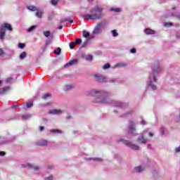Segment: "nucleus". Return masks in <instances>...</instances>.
I'll return each instance as SVG.
<instances>
[{
    "label": "nucleus",
    "instance_id": "1",
    "mask_svg": "<svg viewBox=\"0 0 180 180\" xmlns=\"http://www.w3.org/2000/svg\"><path fill=\"white\" fill-rule=\"evenodd\" d=\"M88 95L94 97L93 102L95 103H101V105H112L119 109H124L129 106V103H123L115 100H110L112 94L108 91H97L95 89L88 91Z\"/></svg>",
    "mask_w": 180,
    "mask_h": 180
},
{
    "label": "nucleus",
    "instance_id": "2",
    "mask_svg": "<svg viewBox=\"0 0 180 180\" xmlns=\"http://www.w3.org/2000/svg\"><path fill=\"white\" fill-rule=\"evenodd\" d=\"M90 14H84L82 16L84 20H101L105 14L103 13V8L101 6H95L89 10Z\"/></svg>",
    "mask_w": 180,
    "mask_h": 180
},
{
    "label": "nucleus",
    "instance_id": "3",
    "mask_svg": "<svg viewBox=\"0 0 180 180\" xmlns=\"http://www.w3.org/2000/svg\"><path fill=\"white\" fill-rule=\"evenodd\" d=\"M153 73L150 74L148 77V79L147 82L148 86L151 87V89L155 91L157 89V77H158L160 74V71H161V68H160V63L157 62L155 65L152 67Z\"/></svg>",
    "mask_w": 180,
    "mask_h": 180
},
{
    "label": "nucleus",
    "instance_id": "4",
    "mask_svg": "<svg viewBox=\"0 0 180 180\" xmlns=\"http://www.w3.org/2000/svg\"><path fill=\"white\" fill-rule=\"evenodd\" d=\"M44 36L45 37H47V39L45 41V45L44 47H42V51H46V49L49 46V44H51L53 43V40L54 39V34H51V32L50 31H45L43 32Z\"/></svg>",
    "mask_w": 180,
    "mask_h": 180
},
{
    "label": "nucleus",
    "instance_id": "5",
    "mask_svg": "<svg viewBox=\"0 0 180 180\" xmlns=\"http://www.w3.org/2000/svg\"><path fill=\"white\" fill-rule=\"evenodd\" d=\"M120 141L123 143V144H124L125 146H127V147L131 148L132 150H137L140 149V147L138 145L131 143V142L129 141L124 139H120V141H118L119 143H120Z\"/></svg>",
    "mask_w": 180,
    "mask_h": 180
},
{
    "label": "nucleus",
    "instance_id": "6",
    "mask_svg": "<svg viewBox=\"0 0 180 180\" xmlns=\"http://www.w3.org/2000/svg\"><path fill=\"white\" fill-rule=\"evenodd\" d=\"M134 126H136V122L133 120H129L128 124V134H133V136L137 135V134H134V131H136Z\"/></svg>",
    "mask_w": 180,
    "mask_h": 180
},
{
    "label": "nucleus",
    "instance_id": "7",
    "mask_svg": "<svg viewBox=\"0 0 180 180\" xmlns=\"http://www.w3.org/2000/svg\"><path fill=\"white\" fill-rule=\"evenodd\" d=\"M105 26L104 22H98L93 30V34H101L102 33V27Z\"/></svg>",
    "mask_w": 180,
    "mask_h": 180
},
{
    "label": "nucleus",
    "instance_id": "8",
    "mask_svg": "<svg viewBox=\"0 0 180 180\" xmlns=\"http://www.w3.org/2000/svg\"><path fill=\"white\" fill-rule=\"evenodd\" d=\"M94 78L96 79V81H97V82H100V83L108 82V81L106 80V77L102 75H95Z\"/></svg>",
    "mask_w": 180,
    "mask_h": 180
},
{
    "label": "nucleus",
    "instance_id": "9",
    "mask_svg": "<svg viewBox=\"0 0 180 180\" xmlns=\"http://www.w3.org/2000/svg\"><path fill=\"white\" fill-rule=\"evenodd\" d=\"M146 133H147V131H144L143 133L141 134V136H139L138 138V141L142 143V144H146V143H147L148 140L144 139L145 136H146Z\"/></svg>",
    "mask_w": 180,
    "mask_h": 180
},
{
    "label": "nucleus",
    "instance_id": "10",
    "mask_svg": "<svg viewBox=\"0 0 180 180\" xmlns=\"http://www.w3.org/2000/svg\"><path fill=\"white\" fill-rule=\"evenodd\" d=\"M76 64H78V59H73L68 63H67L64 67H71L72 65H76Z\"/></svg>",
    "mask_w": 180,
    "mask_h": 180
},
{
    "label": "nucleus",
    "instance_id": "11",
    "mask_svg": "<svg viewBox=\"0 0 180 180\" xmlns=\"http://www.w3.org/2000/svg\"><path fill=\"white\" fill-rule=\"evenodd\" d=\"M60 23H74V19L68 17V18H62L60 20Z\"/></svg>",
    "mask_w": 180,
    "mask_h": 180
},
{
    "label": "nucleus",
    "instance_id": "12",
    "mask_svg": "<svg viewBox=\"0 0 180 180\" xmlns=\"http://www.w3.org/2000/svg\"><path fill=\"white\" fill-rule=\"evenodd\" d=\"M1 27H3L4 30H9V32H12V30H13L12 25L6 22H5L3 25H1Z\"/></svg>",
    "mask_w": 180,
    "mask_h": 180
},
{
    "label": "nucleus",
    "instance_id": "13",
    "mask_svg": "<svg viewBox=\"0 0 180 180\" xmlns=\"http://www.w3.org/2000/svg\"><path fill=\"white\" fill-rule=\"evenodd\" d=\"M61 113H63V110L58 109H55L49 111V115H61Z\"/></svg>",
    "mask_w": 180,
    "mask_h": 180
},
{
    "label": "nucleus",
    "instance_id": "14",
    "mask_svg": "<svg viewBox=\"0 0 180 180\" xmlns=\"http://www.w3.org/2000/svg\"><path fill=\"white\" fill-rule=\"evenodd\" d=\"M6 34V30H4V27H1L0 30V40H4Z\"/></svg>",
    "mask_w": 180,
    "mask_h": 180
},
{
    "label": "nucleus",
    "instance_id": "15",
    "mask_svg": "<svg viewBox=\"0 0 180 180\" xmlns=\"http://www.w3.org/2000/svg\"><path fill=\"white\" fill-rule=\"evenodd\" d=\"M47 144H49L47 140H40L37 142V146H47Z\"/></svg>",
    "mask_w": 180,
    "mask_h": 180
},
{
    "label": "nucleus",
    "instance_id": "16",
    "mask_svg": "<svg viewBox=\"0 0 180 180\" xmlns=\"http://www.w3.org/2000/svg\"><path fill=\"white\" fill-rule=\"evenodd\" d=\"M145 168L143 166H137L134 168L135 172L141 173L145 171Z\"/></svg>",
    "mask_w": 180,
    "mask_h": 180
},
{
    "label": "nucleus",
    "instance_id": "17",
    "mask_svg": "<svg viewBox=\"0 0 180 180\" xmlns=\"http://www.w3.org/2000/svg\"><path fill=\"white\" fill-rule=\"evenodd\" d=\"M144 32L146 34H155V31L150 28H146Z\"/></svg>",
    "mask_w": 180,
    "mask_h": 180
},
{
    "label": "nucleus",
    "instance_id": "18",
    "mask_svg": "<svg viewBox=\"0 0 180 180\" xmlns=\"http://www.w3.org/2000/svg\"><path fill=\"white\" fill-rule=\"evenodd\" d=\"M35 16H37V18H39V19H41V18H43V11H41V10H39L38 8L36 11Z\"/></svg>",
    "mask_w": 180,
    "mask_h": 180
},
{
    "label": "nucleus",
    "instance_id": "19",
    "mask_svg": "<svg viewBox=\"0 0 180 180\" xmlns=\"http://www.w3.org/2000/svg\"><path fill=\"white\" fill-rule=\"evenodd\" d=\"M127 63L122 62V63H117L116 65H115L113 68H121V67H127Z\"/></svg>",
    "mask_w": 180,
    "mask_h": 180
},
{
    "label": "nucleus",
    "instance_id": "20",
    "mask_svg": "<svg viewBox=\"0 0 180 180\" xmlns=\"http://www.w3.org/2000/svg\"><path fill=\"white\" fill-rule=\"evenodd\" d=\"M51 133H54L55 134H61V133H63L62 130H60L58 129H52L50 130Z\"/></svg>",
    "mask_w": 180,
    "mask_h": 180
},
{
    "label": "nucleus",
    "instance_id": "21",
    "mask_svg": "<svg viewBox=\"0 0 180 180\" xmlns=\"http://www.w3.org/2000/svg\"><path fill=\"white\" fill-rule=\"evenodd\" d=\"M27 9L31 11L32 12H36L39 8L34 6H29L27 7Z\"/></svg>",
    "mask_w": 180,
    "mask_h": 180
},
{
    "label": "nucleus",
    "instance_id": "22",
    "mask_svg": "<svg viewBox=\"0 0 180 180\" xmlns=\"http://www.w3.org/2000/svg\"><path fill=\"white\" fill-rule=\"evenodd\" d=\"M6 91H9V86H6L4 88L0 89V95H2L6 92Z\"/></svg>",
    "mask_w": 180,
    "mask_h": 180
},
{
    "label": "nucleus",
    "instance_id": "23",
    "mask_svg": "<svg viewBox=\"0 0 180 180\" xmlns=\"http://www.w3.org/2000/svg\"><path fill=\"white\" fill-rule=\"evenodd\" d=\"M111 12H116L117 13H119L120 12H122V8H111L110 9Z\"/></svg>",
    "mask_w": 180,
    "mask_h": 180
},
{
    "label": "nucleus",
    "instance_id": "24",
    "mask_svg": "<svg viewBox=\"0 0 180 180\" xmlns=\"http://www.w3.org/2000/svg\"><path fill=\"white\" fill-rule=\"evenodd\" d=\"M133 114V110L127 112L126 113L120 115V117H127V116H130V115Z\"/></svg>",
    "mask_w": 180,
    "mask_h": 180
},
{
    "label": "nucleus",
    "instance_id": "25",
    "mask_svg": "<svg viewBox=\"0 0 180 180\" xmlns=\"http://www.w3.org/2000/svg\"><path fill=\"white\" fill-rule=\"evenodd\" d=\"M53 53L56 54V56H60V54H61V48L58 47L53 51Z\"/></svg>",
    "mask_w": 180,
    "mask_h": 180
},
{
    "label": "nucleus",
    "instance_id": "26",
    "mask_svg": "<svg viewBox=\"0 0 180 180\" xmlns=\"http://www.w3.org/2000/svg\"><path fill=\"white\" fill-rule=\"evenodd\" d=\"M59 0H51L50 4L51 5H53V6H57L58 4Z\"/></svg>",
    "mask_w": 180,
    "mask_h": 180
},
{
    "label": "nucleus",
    "instance_id": "27",
    "mask_svg": "<svg viewBox=\"0 0 180 180\" xmlns=\"http://www.w3.org/2000/svg\"><path fill=\"white\" fill-rule=\"evenodd\" d=\"M30 117H32V115H24L22 116V119L23 120H29V119H30Z\"/></svg>",
    "mask_w": 180,
    "mask_h": 180
},
{
    "label": "nucleus",
    "instance_id": "28",
    "mask_svg": "<svg viewBox=\"0 0 180 180\" xmlns=\"http://www.w3.org/2000/svg\"><path fill=\"white\" fill-rule=\"evenodd\" d=\"M89 43V39H86L85 41L83 42V44L81 46V49H84V47H86Z\"/></svg>",
    "mask_w": 180,
    "mask_h": 180
},
{
    "label": "nucleus",
    "instance_id": "29",
    "mask_svg": "<svg viewBox=\"0 0 180 180\" xmlns=\"http://www.w3.org/2000/svg\"><path fill=\"white\" fill-rule=\"evenodd\" d=\"M82 36L84 37L86 39H88V37L91 36V34L89 32L83 31Z\"/></svg>",
    "mask_w": 180,
    "mask_h": 180
},
{
    "label": "nucleus",
    "instance_id": "30",
    "mask_svg": "<svg viewBox=\"0 0 180 180\" xmlns=\"http://www.w3.org/2000/svg\"><path fill=\"white\" fill-rule=\"evenodd\" d=\"M26 56H27L26 52L25 51L22 52L20 55V60H25V58H26Z\"/></svg>",
    "mask_w": 180,
    "mask_h": 180
},
{
    "label": "nucleus",
    "instance_id": "31",
    "mask_svg": "<svg viewBox=\"0 0 180 180\" xmlns=\"http://www.w3.org/2000/svg\"><path fill=\"white\" fill-rule=\"evenodd\" d=\"M36 27H37V26H36V25H32V26L30 27L27 29L28 33H30L31 32H33V30H34V29H36Z\"/></svg>",
    "mask_w": 180,
    "mask_h": 180
},
{
    "label": "nucleus",
    "instance_id": "32",
    "mask_svg": "<svg viewBox=\"0 0 180 180\" xmlns=\"http://www.w3.org/2000/svg\"><path fill=\"white\" fill-rule=\"evenodd\" d=\"M164 26H165V27H171V26H174V23L171 22H165Z\"/></svg>",
    "mask_w": 180,
    "mask_h": 180
},
{
    "label": "nucleus",
    "instance_id": "33",
    "mask_svg": "<svg viewBox=\"0 0 180 180\" xmlns=\"http://www.w3.org/2000/svg\"><path fill=\"white\" fill-rule=\"evenodd\" d=\"M111 32L113 37H117V36H119V33H117V31L116 30H112Z\"/></svg>",
    "mask_w": 180,
    "mask_h": 180
},
{
    "label": "nucleus",
    "instance_id": "34",
    "mask_svg": "<svg viewBox=\"0 0 180 180\" xmlns=\"http://www.w3.org/2000/svg\"><path fill=\"white\" fill-rule=\"evenodd\" d=\"M75 42H74V41H72V42H70V44H69V47H70V49H71V50H74V48L75 47Z\"/></svg>",
    "mask_w": 180,
    "mask_h": 180
},
{
    "label": "nucleus",
    "instance_id": "35",
    "mask_svg": "<svg viewBox=\"0 0 180 180\" xmlns=\"http://www.w3.org/2000/svg\"><path fill=\"white\" fill-rule=\"evenodd\" d=\"M22 168H26V167H28L29 168H33V165L27 163L22 165Z\"/></svg>",
    "mask_w": 180,
    "mask_h": 180
},
{
    "label": "nucleus",
    "instance_id": "36",
    "mask_svg": "<svg viewBox=\"0 0 180 180\" xmlns=\"http://www.w3.org/2000/svg\"><path fill=\"white\" fill-rule=\"evenodd\" d=\"M89 160H94V161H98V162H102V161H103V160L102 158H89Z\"/></svg>",
    "mask_w": 180,
    "mask_h": 180
},
{
    "label": "nucleus",
    "instance_id": "37",
    "mask_svg": "<svg viewBox=\"0 0 180 180\" xmlns=\"http://www.w3.org/2000/svg\"><path fill=\"white\" fill-rule=\"evenodd\" d=\"M86 61H92L94 60V56L92 55H89L86 56Z\"/></svg>",
    "mask_w": 180,
    "mask_h": 180
},
{
    "label": "nucleus",
    "instance_id": "38",
    "mask_svg": "<svg viewBox=\"0 0 180 180\" xmlns=\"http://www.w3.org/2000/svg\"><path fill=\"white\" fill-rule=\"evenodd\" d=\"M171 16H174V18L180 20V13H172Z\"/></svg>",
    "mask_w": 180,
    "mask_h": 180
},
{
    "label": "nucleus",
    "instance_id": "39",
    "mask_svg": "<svg viewBox=\"0 0 180 180\" xmlns=\"http://www.w3.org/2000/svg\"><path fill=\"white\" fill-rule=\"evenodd\" d=\"M81 43H82V39H79V38H77L75 44H81Z\"/></svg>",
    "mask_w": 180,
    "mask_h": 180
},
{
    "label": "nucleus",
    "instance_id": "40",
    "mask_svg": "<svg viewBox=\"0 0 180 180\" xmlns=\"http://www.w3.org/2000/svg\"><path fill=\"white\" fill-rule=\"evenodd\" d=\"M108 68H110V63H105L103 67V69H104V70H108Z\"/></svg>",
    "mask_w": 180,
    "mask_h": 180
},
{
    "label": "nucleus",
    "instance_id": "41",
    "mask_svg": "<svg viewBox=\"0 0 180 180\" xmlns=\"http://www.w3.org/2000/svg\"><path fill=\"white\" fill-rule=\"evenodd\" d=\"M51 96L50 94H46L42 96V99H47V98H50Z\"/></svg>",
    "mask_w": 180,
    "mask_h": 180
},
{
    "label": "nucleus",
    "instance_id": "42",
    "mask_svg": "<svg viewBox=\"0 0 180 180\" xmlns=\"http://www.w3.org/2000/svg\"><path fill=\"white\" fill-rule=\"evenodd\" d=\"M165 131V128H164V127L160 128V133L161 136H164Z\"/></svg>",
    "mask_w": 180,
    "mask_h": 180
},
{
    "label": "nucleus",
    "instance_id": "43",
    "mask_svg": "<svg viewBox=\"0 0 180 180\" xmlns=\"http://www.w3.org/2000/svg\"><path fill=\"white\" fill-rule=\"evenodd\" d=\"M25 46H26V44H25L23 43H19L18 44L19 49H25Z\"/></svg>",
    "mask_w": 180,
    "mask_h": 180
},
{
    "label": "nucleus",
    "instance_id": "44",
    "mask_svg": "<svg viewBox=\"0 0 180 180\" xmlns=\"http://www.w3.org/2000/svg\"><path fill=\"white\" fill-rule=\"evenodd\" d=\"M32 106H33V102L27 103V108L28 109H30V108H32Z\"/></svg>",
    "mask_w": 180,
    "mask_h": 180
},
{
    "label": "nucleus",
    "instance_id": "45",
    "mask_svg": "<svg viewBox=\"0 0 180 180\" xmlns=\"http://www.w3.org/2000/svg\"><path fill=\"white\" fill-rule=\"evenodd\" d=\"M11 81H13V78L12 77H8L7 79H6V84H10Z\"/></svg>",
    "mask_w": 180,
    "mask_h": 180
},
{
    "label": "nucleus",
    "instance_id": "46",
    "mask_svg": "<svg viewBox=\"0 0 180 180\" xmlns=\"http://www.w3.org/2000/svg\"><path fill=\"white\" fill-rule=\"evenodd\" d=\"M72 86H71V85H67L66 87H65V91H70V89H72Z\"/></svg>",
    "mask_w": 180,
    "mask_h": 180
},
{
    "label": "nucleus",
    "instance_id": "47",
    "mask_svg": "<svg viewBox=\"0 0 180 180\" xmlns=\"http://www.w3.org/2000/svg\"><path fill=\"white\" fill-rule=\"evenodd\" d=\"M31 169H33L34 171H39V169H40V167H39L38 166L33 167L32 165V167Z\"/></svg>",
    "mask_w": 180,
    "mask_h": 180
},
{
    "label": "nucleus",
    "instance_id": "48",
    "mask_svg": "<svg viewBox=\"0 0 180 180\" xmlns=\"http://www.w3.org/2000/svg\"><path fill=\"white\" fill-rule=\"evenodd\" d=\"M16 108H18V104L11 105L12 110H16Z\"/></svg>",
    "mask_w": 180,
    "mask_h": 180
},
{
    "label": "nucleus",
    "instance_id": "49",
    "mask_svg": "<svg viewBox=\"0 0 180 180\" xmlns=\"http://www.w3.org/2000/svg\"><path fill=\"white\" fill-rule=\"evenodd\" d=\"M130 53H131L132 54H134L136 51V49L132 48L131 49H130Z\"/></svg>",
    "mask_w": 180,
    "mask_h": 180
},
{
    "label": "nucleus",
    "instance_id": "50",
    "mask_svg": "<svg viewBox=\"0 0 180 180\" xmlns=\"http://www.w3.org/2000/svg\"><path fill=\"white\" fill-rule=\"evenodd\" d=\"M141 124L142 126H146V124H147V122H146V121H144V120H142V121H141Z\"/></svg>",
    "mask_w": 180,
    "mask_h": 180
},
{
    "label": "nucleus",
    "instance_id": "51",
    "mask_svg": "<svg viewBox=\"0 0 180 180\" xmlns=\"http://www.w3.org/2000/svg\"><path fill=\"white\" fill-rule=\"evenodd\" d=\"M45 179H46V180H53V176H49V177L45 178Z\"/></svg>",
    "mask_w": 180,
    "mask_h": 180
},
{
    "label": "nucleus",
    "instance_id": "52",
    "mask_svg": "<svg viewBox=\"0 0 180 180\" xmlns=\"http://www.w3.org/2000/svg\"><path fill=\"white\" fill-rule=\"evenodd\" d=\"M176 37L177 39H180V32H177L176 33Z\"/></svg>",
    "mask_w": 180,
    "mask_h": 180
},
{
    "label": "nucleus",
    "instance_id": "53",
    "mask_svg": "<svg viewBox=\"0 0 180 180\" xmlns=\"http://www.w3.org/2000/svg\"><path fill=\"white\" fill-rule=\"evenodd\" d=\"M72 117H71V115H70V113H68L67 120H70V119H71Z\"/></svg>",
    "mask_w": 180,
    "mask_h": 180
},
{
    "label": "nucleus",
    "instance_id": "54",
    "mask_svg": "<svg viewBox=\"0 0 180 180\" xmlns=\"http://www.w3.org/2000/svg\"><path fill=\"white\" fill-rule=\"evenodd\" d=\"M5 152L4 151H0V156L4 157L5 155Z\"/></svg>",
    "mask_w": 180,
    "mask_h": 180
},
{
    "label": "nucleus",
    "instance_id": "55",
    "mask_svg": "<svg viewBox=\"0 0 180 180\" xmlns=\"http://www.w3.org/2000/svg\"><path fill=\"white\" fill-rule=\"evenodd\" d=\"M108 82H110L111 84H113V83L116 82V80L115 79H110L108 81Z\"/></svg>",
    "mask_w": 180,
    "mask_h": 180
},
{
    "label": "nucleus",
    "instance_id": "56",
    "mask_svg": "<svg viewBox=\"0 0 180 180\" xmlns=\"http://www.w3.org/2000/svg\"><path fill=\"white\" fill-rule=\"evenodd\" d=\"M4 54V51L2 50V49H0V56H3Z\"/></svg>",
    "mask_w": 180,
    "mask_h": 180
},
{
    "label": "nucleus",
    "instance_id": "57",
    "mask_svg": "<svg viewBox=\"0 0 180 180\" xmlns=\"http://www.w3.org/2000/svg\"><path fill=\"white\" fill-rule=\"evenodd\" d=\"M43 130H44V127H39V131H43Z\"/></svg>",
    "mask_w": 180,
    "mask_h": 180
},
{
    "label": "nucleus",
    "instance_id": "58",
    "mask_svg": "<svg viewBox=\"0 0 180 180\" xmlns=\"http://www.w3.org/2000/svg\"><path fill=\"white\" fill-rule=\"evenodd\" d=\"M148 136H149L150 137H153V136H154V134H153V133H151V132H149V133H148Z\"/></svg>",
    "mask_w": 180,
    "mask_h": 180
},
{
    "label": "nucleus",
    "instance_id": "59",
    "mask_svg": "<svg viewBox=\"0 0 180 180\" xmlns=\"http://www.w3.org/2000/svg\"><path fill=\"white\" fill-rule=\"evenodd\" d=\"M58 29H59V30H61V29H63V25H60L59 27H58Z\"/></svg>",
    "mask_w": 180,
    "mask_h": 180
},
{
    "label": "nucleus",
    "instance_id": "60",
    "mask_svg": "<svg viewBox=\"0 0 180 180\" xmlns=\"http://www.w3.org/2000/svg\"><path fill=\"white\" fill-rule=\"evenodd\" d=\"M49 169H53V166H48Z\"/></svg>",
    "mask_w": 180,
    "mask_h": 180
},
{
    "label": "nucleus",
    "instance_id": "61",
    "mask_svg": "<svg viewBox=\"0 0 180 180\" xmlns=\"http://www.w3.org/2000/svg\"><path fill=\"white\" fill-rule=\"evenodd\" d=\"M151 148V144H148V148Z\"/></svg>",
    "mask_w": 180,
    "mask_h": 180
},
{
    "label": "nucleus",
    "instance_id": "62",
    "mask_svg": "<svg viewBox=\"0 0 180 180\" xmlns=\"http://www.w3.org/2000/svg\"><path fill=\"white\" fill-rule=\"evenodd\" d=\"M89 2H94V0H87Z\"/></svg>",
    "mask_w": 180,
    "mask_h": 180
},
{
    "label": "nucleus",
    "instance_id": "63",
    "mask_svg": "<svg viewBox=\"0 0 180 180\" xmlns=\"http://www.w3.org/2000/svg\"><path fill=\"white\" fill-rule=\"evenodd\" d=\"M1 84H2V80H0V85H1Z\"/></svg>",
    "mask_w": 180,
    "mask_h": 180
},
{
    "label": "nucleus",
    "instance_id": "64",
    "mask_svg": "<svg viewBox=\"0 0 180 180\" xmlns=\"http://www.w3.org/2000/svg\"><path fill=\"white\" fill-rule=\"evenodd\" d=\"M174 9H175V7H173V8H172V10H173V11H174Z\"/></svg>",
    "mask_w": 180,
    "mask_h": 180
}]
</instances>
